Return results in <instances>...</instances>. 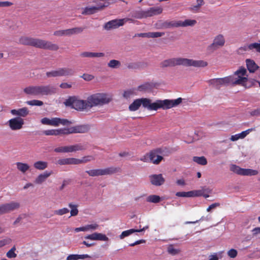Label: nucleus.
Masks as SVG:
<instances>
[{
    "instance_id": "f257e3e1",
    "label": "nucleus",
    "mask_w": 260,
    "mask_h": 260,
    "mask_svg": "<svg viewBox=\"0 0 260 260\" xmlns=\"http://www.w3.org/2000/svg\"><path fill=\"white\" fill-rule=\"evenodd\" d=\"M182 101L181 98L175 100H157L154 102L148 98H141L135 100L129 106L128 109L131 111H135L142 105L143 108L149 111H157L160 109L165 110L177 106Z\"/></svg>"
},
{
    "instance_id": "f03ea898",
    "label": "nucleus",
    "mask_w": 260,
    "mask_h": 260,
    "mask_svg": "<svg viewBox=\"0 0 260 260\" xmlns=\"http://www.w3.org/2000/svg\"><path fill=\"white\" fill-rule=\"evenodd\" d=\"M208 63L204 60H196L182 57H175L164 60L160 63L162 68L173 67L177 66L185 67H205Z\"/></svg>"
},
{
    "instance_id": "7ed1b4c3",
    "label": "nucleus",
    "mask_w": 260,
    "mask_h": 260,
    "mask_svg": "<svg viewBox=\"0 0 260 260\" xmlns=\"http://www.w3.org/2000/svg\"><path fill=\"white\" fill-rule=\"evenodd\" d=\"M19 43L24 45L31 46L53 51H56L59 48L57 45L53 44L51 42L25 36L19 38Z\"/></svg>"
},
{
    "instance_id": "20e7f679",
    "label": "nucleus",
    "mask_w": 260,
    "mask_h": 260,
    "mask_svg": "<svg viewBox=\"0 0 260 260\" xmlns=\"http://www.w3.org/2000/svg\"><path fill=\"white\" fill-rule=\"evenodd\" d=\"M23 91L26 95L39 97L54 94L56 88L51 85H29Z\"/></svg>"
},
{
    "instance_id": "39448f33",
    "label": "nucleus",
    "mask_w": 260,
    "mask_h": 260,
    "mask_svg": "<svg viewBox=\"0 0 260 260\" xmlns=\"http://www.w3.org/2000/svg\"><path fill=\"white\" fill-rule=\"evenodd\" d=\"M228 78H230V84L233 85H239L245 88H249L252 84V81L248 78L246 69L243 67L235 72L233 76H229Z\"/></svg>"
},
{
    "instance_id": "423d86ee",
    "label": "nucleus",
    "mask_w": 260,
    "mask_h": 260,
    "mask_svg": "<svg viewBox=\"0 0 260 260\" xmlns=\"http://www.w3.org/2000/svg\"><path fill=\"white\" fill-rule=\"evenodd\" d=\"M89 110L94 107H101L109 104L112 100L111 94L107 93H96L87 98Z\"/></svg>"
},
{
    "instance_id": "0eeeda50",
    "label": "nucleus",
    "mask_w": 260,
    "mask_h": 260,
    "mask_svg": "<svg viewBox=\"0 0 260 260\" xmlns=\"http://www.w3.org/2000/svg\"><path fill=\"white\" fill-rule=\"evenodd\" d=\"M64 104L67 107H70L79 111L89 110L87 99L83 100L75 96L69 97L64 102Z\"/></svg>"
},
{
    "instance_id": "6e6552de",
    "label": "nucleus",
    "mask_w": 260,
    "mask_h": 260,
    "mask_svg": "<svg viewBox=\"0 0 260 260\" xmlns=\"http://www.w3.org/2000/svg\"><path fill=\"white\" fill-rule=\"evenodd\" d=\"M86 149V146L83 143H76L73 145L60 146L55 148L54 151L57 153H74L83 151Z\"/></svg>"
},
{
    "instance_id": "1a4fd4ad",
    "label": "nucleus",
    "mask_w": 260,
    "mask_h": 260,
    "mask_svg": "<svg viewBox=\"0 0 260 260\" xmlns=\"http://www.w3.org/2000/svg\"><path fill=\"white\" fill-rule=\"evenodd\" d=\"M120 171V169L118 167H110L103 169H93L86 171V173L91 177H96L99 176H104L112 175Z\"/></svg>"
},
{
    "instance_id": "9d476101",
    "label": "nucleus",
    "mask_w": 260,
    "mask_h": 260,
    "mask_svg": "<svg viewBox=\"0 0 260 260\" xmlns=\"http://www.w3.org/2000/svg\"><path fill=\"white\" fill-rule=\"evenodd\" d=\"M228 76L221 78L212 79L207 81L210 86L213 88L219 89L221 87L228 86L230 84Z\"/></svg>"
},
{
    "instance_id": "9b49d317",
    "label": "nucleus",
    "mask_w": 260,
    "mask_h": 260,
    "mask_svg": "<svg viewBox=\"0 0 260 260\" xmlns=\"http://www.w3.org/2000/svg\"><path fill=\"white\" fill-rule=\"evenodd\" d=\"M225 42L223 36L221 34L218 35L214 38L213 43L208 47L207 49L209 51H214L223 46Z\"/></svg>"
},
{
    "instance_id": "f8f14e48",
    "label": "nucleus",
    "mask_w": 260,
    "mask_h": 260,
    "mask_svg": "<svg viewBox=\"0 0 260 260\" xmlns=\"http://www.w3.org/2000/svg\"><path fill=\"white\" fill-rule=\"evenodd\" d=\"M24 120L20 117H15L8 121V125L12 131L19 130L22 128Z\"/></svg>"
},
{
    "instance_id": "ddd939ff",
    "label": "nucleus",
    "mask_w": 260,
    "mask_h": 260,
    "mask_svg": "<svg viewBox=\"0 0 260 260\" xmlns=\"http://www.w3.org/2000/svg\"><path fill=\"white\" fill-rule=\"evenodd\" d=\"M2 214L12 212L20 207V203L17 202L12 201L8 203L1 205Z\"/></svg>"
},
{
    "instance_id": "4468645a",
    "label": "nucleus",
    "mask_w": 260,
    "mask_h": 260,
    "mask_svg": "<svg viewBox=\"0 0 260 260\" xmlns=\"http://www.w3.org/2000/svg\"><path fill=\"white\" fill-rule=\"evenodd\" d=\"M125 22H126L125 19H114L106 23L104 26V28L106 30L115 29L122 26Z\"/></svg>"
},
{
    "instance_id": "2eb2a0df",
    "label": "nucleus",
    "mask_w": 260,
    "mask_h": 260,
    "mask_svg": "<svg viewBox=\"0 0 260 260\" xmlns=\"http://www.w3.org/2000/svg\"><path fill=\"white\" fill-rule=\"evenodd\" d=\"M85 239L103 241H107L109 240L108 237H107L106 235L99 233H94L92 234L88 235L85 237Z\"/></svg>"
},
{
    "instance_id": "dca6fc26",
    "label": "nucleus",
    "mask_w": 260,
    "mask_h": 260,
    "mask_svg": "<svg viewBox=\"0 0 260 260\" xmlns=\"http://www.w3.org/2000/svg\"><path fill=\"white\" fill-rule=\"evenodd\" d=\"M152 184L155 186H160L165 182V179L161 174L152 175L149 176Z\"/></svg>"
},
{
    "instance_id": "f3484780",
    "label": "nucleus",
    "mask_w": 260,
    "mask_h": 260,
    "mask_svg": "<svg viewBox=\"0 0 260 260\" xmlns=\"http://www.w3.org/2000/svg\"><path fill=\"white\" fill-rule=\"evenodd\" d=\"M11 113L14 116H17L18 117H25L29 114V110L27 108L23 107L18 109L11 110Z\"/></svg>"
},
{
    "instance_id": "a211bd4d",
    "label": "nucleus",
    "mask_w": 260,
    "mask_h": 260,
    "mask_svg": "<svg viewBox=\"0 0 260 260\" xmlns=\"http://www.w3.org/2000/svg\"><path fill=\"white\" fill-rule=\"evenodd\" d=\"M52 171H45L44 173L39 174L35 180V183L37 184H41L52 175Z\"/></svg>"
},
{
    "instance_id": "6ab92c4d",
    "label": "nucleus",
    "mask_w": 260,
    "mask_h": 260,
    "mask_svg": "<svg viewBox=\"0 0 260 260\" xmlns=\"http://www.w3.org/2000/svg\"><path fill=\"white\" fill-rule=\"evenodd\" d=\"M157 26L158 28H169L171 27H178V21H160Z\"/></svg>"
},
{
    "instance_id": "aec40b11",
    "label": "nucleus",
    "mask_w": 260,
    "mask_h": 260,
    "mask_svg": "<svg viewBox=\"0 0 260 260\" xmlns=\"http://www.w3.org/2000/svg\"><path fill=\"white\" fill-rule=\"evenodd\" d=\"M71 122L67 119H61L58 117L52 118L50 119V125L54 126H57L59 124L66 125L70 124Z\"/></svg>"
},
{
    "instance_id": "412c9836",
    "label": "nucleus",
    "mask_w": 260,
    "mask_h": 260,
    "mask_svg": "<svg viewBox=\"0 0 260 260\" xmlns=\"http://www.w3.org/2000/svg\"><path fill=\"white\" fill-rule=\"evenodd\" d=\"M162 158V156L158 155L156 151H152L149 153L150 161L154 164H158Z\"/></svg>"
},
{
    "instance_id": "4be33fe9",
    "label": "nucleus",
    "mask_w": 260,
    "mask_h": 260,
    "mask_svg": "<svg viewBox=\"0 0 260 260\" xmlns=\"http://www.w3.org/2000/svg\"><path fill=\"white\" fill-rule=\"evenodd\" d=\"M245 62L248 71L251 73L255 72L259 68L255 61L251 59H246Z\"/></svg>"
},
{
    "instance_id": "5701e85b",
    "label": "nucleus",
    "mask_w": 260,
    "mask_h": 260,
    "mask_svg": "<svg viewBox=\"0 0 260 260\" xmlns=\"http://www.w3.org/2000/svg\"><path fill=\"white\" fill-rule=\"evenodd\" d=\"M148 17L158 15L162 13L163 9L161 7H151L146 10Z\"/></svg>"
},
{
    "instance_id": "b1692460",
    "label": "nucleus",
    "mask_w": 260,
    "mask_h": 260,
    "mask_svg": "<svg viewBox=\"0 0 260 260\" xmlns=\"http://www.w3.org/2000/svg\"><path fill=\"white\" fill-rule=\"evenodd\" d=\"M72 134L87 133L89 127L87 125H79L71 127Z\"/></svg>"
},
{
    "instance_id": "393cba45",
    "label": "nucleus",
    "mask_w": 260,
    "mask_h": 260,
    "mask_svg": "<svg viewBox=\"0 0 260 260\" xmlns=\"http://www.w3.org/2000/svg\"><path fill=\"white\" fill-rule=\"evenodd\" d=\"M108 5H104L100 7H86L84 9L83 11L82 12L83 15H91L96 13L98 11L100 10L101 8L107 6Z\"/></svg>"
},
{
    "instance_id": "a878e982",
    "label": "nucleus",
    "mask_w": 260,
    "mask_h": 260,
    "mask_svg": "<svg viewBox=\"0 0 260 260\" xmlns=\"http://www.w3.org/2000/svg\"><path fill=\"white\" fill-rule=\"evenodd\" d=\"M80 56L82 57H101L104 56V53L102 52H83Z\"/></svg>"
},
{
    "instance_id": "bb28decb",
    "label": "nucleus",
    "mask_w": 260,
    "mask_h": 260,
    "mask_svg": "<svg viewBox=\"0 0 260 260\" xmlns=\"http://www.w3.org/2000/svg\"><path fill=\"white\" fill-rule=\"evenodd\" d=\"M197 23L194 19H185L184 21H178V27L193 26Z\"/></svg>"
},
{
    "instance_id": "cd10ccee",
    "label": "nucleus",
    "mask_w": 260,
    "mask_h": 260,
    "mask_svg": "<svg viewBox=\"0 0 260 260\" xmlns=\"http://www.w3.org/2000/svg\"><path fill=\"white\" fill-rule=\"evenodd\" d=\"M58 69L60 77L72 76L74 73L73 70L71 68H61Z\"/></svg>"
},
{
    "instance_id": "c85d7f7f",
    "label": "nucleus",
    "mask_w": 260,
    "mask_h": 260,
    "mask_svg": "<svg viewBox=\"0 0 260 260\" xmlns=\"http://www.w3.org/2000/svg\"><path fill=\"white\" fill-rule=\"evenodd\" d=\"M84 28L81 27H77L72 28H69L66 29V36H71L73 35L78 34L81 33Z\"/></svg>"
},
{
    "instance_id": "c756f323",
    "label": "nucleus",
    "mask_w": 260,
    "mask_h": 260,
    "mask_svg": "<svg viewBox=\"0 0 260 260\" xmlns=\"http://www.w3.org/2000/svg\"><path fill=\"white\" fill-rule=\"evenodd\" d=\"M34 167L37 170H44L47 168L48 163L46 161H38L34 163Z\"/></svg>"
},
{
    "instance_id": "7c9ffc66",
    "label": "nucleus",
    "mask_w": 260,
    "mask_h": 260,
    "mask_svg": "<svg viewBox=\"0 0 260 260\" xmlns=\"http://www.w3.org/2000/svg\"><path fill=\"white\" fill-rule=\"evenodd\" d=\"M16 165L17 169L22 173H25L29 169V165L25 163L17 162Z\"/></svg>"
},
{
    "instance_id": "2f4dec72",
    "label": "nucleus",
    "mask_w": 260,
    "mask_h": 260,
    "mask_svg": "<svg viewBox=\"0 0 260 260\" xmlns=\"http://www.w3.org/2000/svg\"><path fill=\"white\" fill-rule=\"evenodd\" d=\"M89 257L88 254H70L67 257V260H78Z\"/></svg>"
},
{
    "instance_id": "473e14b6",
    "label": "nucleus",
    "mask_w": 260,
    "mask_h": 260,
    "mask_svg": "<svg viewBox=\"0 0 260 260\" xmlns=\"http://www.w3.org/2000/svg\"><path fill=\"white\" fill-rule=\"evenodd\" d=\"M192 160L194 162H196L197 164L204 166L207 165V159L205 158V156H194L192 158Z\"/></svg>"
},
{
    "instance_id": "72a5a7b5",
    "label": "nucleus",
    "mask_w": 260,
    "mask_h": 260,
    "mask_svg": "<svg viewBox=\"0 0 260 260\" xmlns=\"http://www.w3.org/2000/svg\"><path fill=\"white\" fill-rule=\"evenodd\" d=\"M258 174V171L251 169H243L242 176H254Z\"/></svg>"
},
{
    "instance_id": "f704fd0d",
    "label": "nucleus",
    "mask_w": 260,
    "mask_h": 260,
    "mask_svg": "<svg viewBox=\"0 0 260 260\" xmlns=\"http://www.w3.org/2000/svg\"><path fill=\"white\" fill-rule=\"evenodd\" d=\"M146 201L149 203H158L160 201V198L157 195H150L147 197Z\"/></svg>"
},
{
    "instance_id": "c9c22d12",
    "label": "nucleus",
    "mask_w": 260,
    "mask_h": 260,
    "mask_svg": "<svg viewBox=\"0 0 260 260\" xmlns=\"http://www.w3.org/2000/svg\"><path fill=\"white\" fill-rule=\"evenodd\" d=\"M95 159V157L92 155H86L82 157L81 158L79 159V164H86L88 162L93 161Z\"/></svg>"
},
{
    "instance_id": "e433bc0d",
    "label": "nucleus",
    "mask_w": 260,
    "mask_h": 260,
    "mask_svg": "<svg viewBox=\"0 0 260 260\" xmlns=\"http://www.w3.org/2000/svg\"><path fill=\"white\" fill-rule=\"evenodd\" d=\"M69 207L71 208V216H75L78 214V205L73 203L69 204Z\"/></svg>"
},
{
    "instance_id": "4c0bfd02",
    "label": "nucleus",
    "mask_w": 260,
    "mask_h": 260,
    "mask_svg": "<svg viewBox=\"0 0 260 260\" xmlns=\"http://www.w3.org/2000/svg\"><path fill=\"white\" fill-rule=\"evenodd\" d=\"M136 231V230L134 229L123 231L119 235V238L120 239H123L125 237H128L132 234L137 232Z\"/></svg>"
},
{
    "instance_id": "58836bf2",
    "label": "nucleus",
    "mask_w": 260,
    "mask_h": 260,
    "mask_svg": "<svg viewBox=\"0 0 260 260\" xmlns=\"http://www.w3.org/2000/svg\"><path fill=\"white\" fill-rule=\"evenodd\" d=\"M230 170L238 175H242L243 168H241L236 165H231Z\"/></svg>"
},
{
    "instance_id": "ea45409f",
    "label": "nucleus",
    "mask_w": 260,
    "mask_h": 260,
    "mask_svg": "<svg viewBox=\"0 0 260 260\" xmlns=\"http://www.w3.org/2000/svg\"><path fill=\"white\" fill-rule=\"evenodd\" d=\"M121 63L119 61L115 59L111 60L108 63V66L112 69H117L120 67Z\"/></svg>"
},
{
    "instance_id": "a19ab883",
    "label": "nucleus",
    "mask_w": 260,
    "mask_h": 260,
    "mask_svg": "<svg viewBox=\"0 0 260 260\" xmlns=\"http://www.w3.org/2000/svg\"><path fill=\"white\" fill-rule=\"evenodd\" d=\"M197 5L196 6H192L189 8V10L191 11L197 12L199 10L200 8L204 4V0H197Z\"/></svg>"
},
{
    "instance_id": "79ce46f5",
    "label": "nucleus",
    "mask_w": 260,
    "mask_h": 260,
    "mask_svg": "<svg viewBox=\"0 0 260 260\" xmlns=\"http://www.w3.org/2000/svg\"><path fill=\"white\" fill-rule=\"evenodd\" d=\"M26 104L31 106H42L44 104L42 101L38 100L27 101L26 102Z\"/></svg>"
},
{
    "instance_id": "37998d69",
    "label": "nucleus",
    "mask_w": 260,
    "mask_h": 260,
    "mask_svg": "<svg viewBox=\"0 0 260 260\" xmlns=\"http://www.w3.org/2000/svg\"><path fill=\"white\" fill-rule=\"evenodd\" d=\"M248 48L250 51L255 50L257 52L260 53V43H253L248 44Z\"/></svg>"
},
{
    "instance_id": "c03bdc74",
    "label": "nucleus",
    "mask_w": 260,
    "mask_h": 260,
    "mask_svg": "<svg viewBox=\"0 0 260 260\" xmlns=\"http://www.w3.org/2000/svg\"><path fill=\"white\" fill-rule=\"evenodd\" d=\"M255 131V128H249L245 131H243L239 134H237V136L239 139H243L245 138L251 132Z\"/></svg>"
},
{
    "instance_id": "a18cd8bd",
    "label": "nucleus",
    "mask_w": 260,
    "mask_h": 260,
    "mask_svg": "<svg viewBox=\"0 0 260 260\" xmlns=\"http://www.w3.org/2000/svg\"><path fill=\"white\" fill-rule=\"evenodd\" d=\"M134 17L137 19L148 17L146 10L136 12L135 13Z\"/></svg>"
},
{
    "instance_id": "49530a36",
    "label": "nucleus",
    "mask_w": 260,
    "mask_h": 260,
    "mask_svg": "<svg viewBox=\"0 0 260 260\" xmlns=\"http://www.w3.org/2000/svg\"><path fill=\"white\" fill-rule=\"evenodd\" d=\"M85 226L86 229V231L88 232L98 230L99 228V225L96 223H94L90 224H87L85 225Z\"/></svg>"
},
{
    "instance_id": "de8ad7c7",
    "label": "nucleus",
    "mask_w": 260,
    "mask_h": 260,
    "mask_svg": "<svg viewBox=\"0 0 260 260\" xmlns=\"http://www.w3.org/2000/svg\"><path fill=\"white\" fill-rule=\"evenodd\" d=\"M58 135H69L72 134L71 127L69 128H59L57 129Z\"/></svg>"
},
{
    "instance_id": "09e8293b",
    "label": "nucleus",
    "mask_w": 260,
    "mask_h": 260,
    "mask_svg": "<svg viewBox=\"0 0 260 260\" xmlns=\"http://www.w3.org/2000/svg\"><path fill=\"white\" fill-rule=\"evenodd\" d=\"M69 212V210L67 208H63L62 209L56 210L54 211V214L55 215H57L59 216H61L64 214H66Z\"/></svg>"
},
{
    "instance_id": "8fccbe9b",
    "label": "nucleus",
    "mask_w": 260,
    "mask_h": 260,
    "mask_svg": "<svg viewBox=\"0 0 260 260\" xmlns=\"http://www.w3.org/2000/svg\"><path fill=\"white\" fill-rule=\"evenodd\" d=\"M16 250L15 246H13L10 250H9L7 253V256L9 258H15L17 256L16 253H15Z\"/></svg>"
},
{
    "instance_id": "3c124183",
    "label": "nucleus",
    "mask_w": 260,
    "mask_h": 260,
    "mask_svg": "<svg viewBox=\"0 0 260 260\" xmlns=\"http://www.w3.org/2000/svg\"><path fill=\"white\" fill-rule=\"evenodd\" d=\"M46 74L47 77L49 78L60 77L58 69L47 72Z\"/></svg>"
},
{
    "instance_id": "603ef678",
    "label": "nucleus",
    "mask_w": 260,
    "mask_h": 260,
    "mask_svg": "<svg viewBox=\"0 0 260 260\" xmlns=\"http://www.w3.org/2000/svg\"><path fill=\"white\" fill-rule=\"evenodd\" d=\"M43 133L46 136H57L58 133L57 129H49L45 130L43 132Z\"/></svg>"
},
{
    "instance_id": "864d4df0",
    "label": "nucleus",
    "mask_w": 260,
    "mask_h": 260,
    "mask_svg": "<svg viewBox=\"0 0 260 260\" xmlns=\"http://www.w3.org/2000/svg\"><path fill=\"white\" fill-rule=\"evenodd\" d=\"M138 90L140 91H147L150 89V85L148 83L141 85L138 87Z\"/></svg>"
},
{
    "instance_id": "5fc2aeb1",
    "label": "nucleus",
    "mask_w": 260,
    "mask_h": 260,
    "mask_svg": "<svg viewBox=\"0 0 260 260\" xmlns=\"http://www.w3.org/2000/svg\"><path fill=\"white\" fill-rule=\"evenodd\" d=\"M190 192V191L187 192H177L176 193V196L179 197H191V194L192 193Z\"/></svg>"
},
{
    "instance_id": "6e6d98bb",
    "label": "nucleus",
    "mask_w": 260,
    "mask_h": 260,
    "mask_svg": "<svg viewBox=\"0 0 260 260\" xmlns=\"http://www.w3.org/2000/svg\"><path fill=\"white\" fill-rule=\"evenodd\" d=\"M56 164L62 165H69V158H62L57 160Z\"/></svg>"
},
{
    "instance_id": "4d7b16f0",
    "label": "nucleus",
    "mask_w": 260,
    "mask_h": 260,
    "mask_svg": "<svg viewBox=\"0 0 260 260\" xmlns=\"http://www.w3.org/2000/svg\"><path fill=\"white\" fill-rule=\"evenodd\" d=\"M238 254L237 251L235 249H231L228 251V255L231 258H235Z\"/></svg>"
},
{
    "instance_id": "13d9d810",
    "label": "nucleus",
    "mask_w": 260,
    "mask_h": 260,
    "mask_svg": "<svg viewBox=\"0 0 260 260\" xmlns=\"http://www.w3.org/2000/svg\"><path fill=\"white\" fill-rule=\"evenodd\" d=\"M134 94V89H129L126 91H125L123 94V96L124 98L126 99H128L131 97V96Z\"/></svg>"
},
{
    "instance_id": "bf43d9fd",
    "label": "nucleus",
    "mask_w": 260,
    "mask_h": 260,
    "mask_svg": "<svg viewBox=\"0 0 260 260\" xmlns=\"http://www.w3.org/2000/svg\"><path fill=\"white\" fill-rule=\"evenodd\" d=\"M53 35L55 36H66V29L55 31Z\"/></svg>"
},
{
    "instance_id": "052dcab7",
    "label": "nucleus",
    "mask_w": 260,
    "mask_h": 260,
    "mask_svg": "<svg viewBox=\"0 0 260 260\" xmlns=\"http://www.w3.org/2000/svg\"><path fill=\"white\" fill-rule=\"evenodd\" d=\"M79 165V158L74 157L69 158V165Z\"/></svg>"
},
{
    "instance_id": "680f3d73",
    "label": "nucleus",
    "mask_w": 260,
    "mask_h": 260,
    "mask_svg": "<svg viewBox=\"0 0 260 260\" xmlns=\"http://www.w3.org/2000/svg\"><path fill=\"white\" fill-rule=\"evenodd\" d=\"M81 78H82L85 81H91L94 78V76L92 75L88 74H84L82 76H81Z\"/></svg>"
},
{
    "instance_id": "e2e57ef3",
    "label": "nucleus",
    "mask_w": 260,
    "mask_h": 260,
    "mask_svg": "<svg viewBox=\"0 0 260 260\" xmlns=\"http://www.w3.org/2000/svg\"><path fill=\"white\" fill-rule=\"evenodd\" d=\"M191 192V193H192L191 194V197H200L203 195V191L202 190H193L190 191Z\"/></svg>"
},
{
    "instance_id": "0e129e2a",
    "label": "nucleus",
    "mask_w": 260,
    "mask_h": 260,
    "mask_svg": "<svg viewBox=\"0 0 260 260\" xmlns=\"http://www.w3.org/2000/svg\"><path fill=\"white\" fill-rule=\"evenodd\" d=\"M168 252L171 254H176L179 252V250L174 248L172 246H170L168 249Z\"/></svg>"
},
{
    "instance_id": "69168bd1",
    "label": "nucleus",
    "mask_w": 260,
    "mask_h": 260,
    "mask_svg": "<svg viewBox=\"0 0 260 260\" xmlns=\"http://www.w3.org/2000/svg\"><path fill=\"white\" fill-rule=\"evenodd\" d=\"M164 32H152V38H158L161 37L165 35Z\"/></svg>"
},
{
    "instance_id": "338daca9",
    "label": "nucleus",
    "mask_w": 260,
    "mask_h": 260,
    "mask_svg": "<svg viewBox=\"0 0 260 260\" xmlns=\"http://www.w3.org/2000/svg\"><path fill=\"white\" fill-rule=\"evenodd\" d=\"M220 206V204L218 203H215L210 205L207 209V212H210L211 210L216 208Z\"/></svg>"
},
{
    "instance_id": "774afa93",
    "label": "nucleus",
    "mask_w": 260,
    "mask_h": 260,
    "mask_svg": "<svg viewBox=\"0 0 260 260\" xmlns=\"http://www.w3.org/2000/svg\"><path fill=\"white\" fill-rule=\"evenodd\" d=\"M12 3L8 1L0 2V7H7L12 5Z\"/></svg>"
}]
</instances>
